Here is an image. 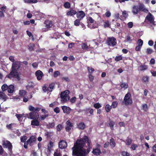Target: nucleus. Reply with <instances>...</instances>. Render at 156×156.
Masks as SVG:
<instances>
[{"label": "nucleus", "instance_id": "nucleus-1", "mask_svg": "<svg viewBox=\"0 0 156 156\" xmlns=\"http://www.w3.org/2000/svg\"><path fill=\"white\" fill-rule=\"evenodd\" d=\"M91 141L87 136L85 135L82 138L77 140L73 147L72 155L75 156H86V154L83 147H89Z\"/></svg>", "mask_w": 156, "mask_h": 156}, {"label": "nucleus", "instance_id": "nucleus-2", "mask_svg": "<svg viewBox=\"0 0 156 156\" xmlns=\"http://www.w3.org/2000/svg\"><path fill=\"white\" fill-rule=\"evenodd\" d=\"M69 91L68 90H66L61 92L60 94L61 103H66L69 100Z\"/></svg>", "mask_w": 156, "mask_h": 156}, {"label": "nucleus", "instance_id": "nucleus-3", "mask_svg": "<svg viewBox=\"0 0 156 156\" xmlns=\"http://www.w3.org/2000/svg\"><path fill=\"white\" fill-rule=\"evenodd\" d=\"M131 95L129 93H128L125 96L122 103H124L125 105H131L132 104L133 101L131 98Z\"/></svg>", "mask_w": 156, "mask_h": 156}, {"label": "nucleus", "instance_id": "nucleus-4", "mask_svg": "<svg viewBox=\"0 0 156 156\" xmlns=\"http://www.w3.org/2000/svg\"><path fill=\"white\" fill-rule=\"evenodd\" d=\"M6 77L10 79L14 78L18 79V80H20V76L18 73V71L13 69H11L10 73L7 75Z\"/></svg>", "mask_w": 156, "mask_h": 156}, {"label": "nucleus", "instance_id": "nucleus-5", "mask_svg": "<svg viewBox=\"0 0 156 156\" xmlns=\"http://www.w3.org/2000/svg\"><path fill=\"white\" fill-rule=\"evenodd\" d=\"M145 22L155 25L154 17L151 13H148L146 17L144 23Z\"/></svg>", "mask_w": 156, "mask_h": 156}, {"label": "nucleus", "instance_id": "nucleus-6", "mask_svg": "<svg viewBox=\"0 0 156 156\" xmlns=\"http://www.w3.org/2000/svg\"><path fill=\"white\" fill-rule=\"evenodd\" d=\"M101 146L100 144L97 143L96 147L94 148L92 151V153L94 155L97 156L100 155L101 154V152L100 150Z\"/></svg>", "mask_w": 156, "mask_h": 156}, {"label": "nucleus", "instance_id": "nucleus-7", "mask_svg": "<svg viewBox=\"0 0 156 156\" xmlns=\"http://www.w3.org/2000/svg\"><path fill=\"white\" fill-rule=\"evenodd\" d=\"M31 112L27 114V118L31 119H38L39 114L38 112H35L34 111H30Z\"/></svg>", "mask_w": 156, "mask_h": 156}, {"label": "nucleus", "instance_id": "nucleus-8", "mask_svg": "<svg viewBox=\"0 0 156 156\" xmlns=\"http://www.w3.org/2000/svg\"><path fill=\"white\" fill-rule=\"evenodd\" d=\"M44 24L46 28L42 29V30L43 32L48 31L49 29L52 26V21L49 20H45L44 23Z\"/></svg>", "mask_w": 156, "mask_h": 156}, {"label": "nucleus", "instance_id": "nucleus-9", "mask_svg": "<svg viewBox=\"0 0 156 156\" xmlns=\"http://www.w3.org/2000/svg\"><path fill=\"white\" fill-rule=\"evenodd\" d=\"M2 145L4 148H8L10 151H12V146L9 141L7 140L3 141Z\"/></svg>", "mask_w": 156, "mask_h": 156}, {"label": "nucleus", "instance_id": "nucleus-10", "mask_svg": "<svg viewBox=\"0 0 156 156\" xmlns=\"http://www.w3.org/2000/svg\"><path fill=\"white\" fill-rule=\"evenodd\" d=\"M107 43L109 45L114 46L117 44L116 39L115 38L113 37H108L107 41Z\"/></svg>", "mask_w": 156, "mask_h": 156}, {"label": "nucleus", "instance_id": "nucleus-11", "mask_svg": "<svg viewBox=\"0 0 156 156\" xmlns=\"http://www.w3.org/2000/svg\"><path fill=\"white\" fill-rule=\"evenodd\" d=\"M20 62L18 61H16L12 63L11 69H13L17 71L20 69Z\"/></svg>", "mask_w": 156, "mask_h": 156}, {"label": "nucleus", "instance_id": "nucleus-12", "mask_svg": "<svg viewBox=\"0 0 156 156\" xmlns=\"http://www.w3.org/2000/svg\"><path fill=\"white\" fill-rule=\"evenodd\" d=\"M76 17L78 19L82 20L86 16L85 13L83 11L78 10L76 12Z\"/></svg>", "mask_w": 156, "mask_h": 156}, {"label": "nucleus", "instance_id": "nucleus-13", "mask_svg": "<svg viewBox=\"0 0 156 156\" xmlns=\"http://www.w3.org/2000/svg\"><path fill=\"white\" fill-rule=\"evenodd\" d=\"M37 138L35 136H31L30 137L29 139L27 140V142L29 144V145L30 146H32L33 143H35L36 141Z\"/></svg>", "mask_w": 156, "mask_h": 156}, {"label": "nucleus", "instance_id": "nucleus-14", "mask_svg": "<svg viewBox=\"0 0 156 156\" xmlns=\"http://www.w3.org/2000/svg\"><path fill=\"white\" fill-rule=\"evenodd\" d=\"M67 146V142L64 140H61L58 143V147L61 149H65Z\"/></svg>", "mask_w": 156, "mask_h": 156}, {"label": "nucleus", "instance_id": "nucleus-15", "mask_svg": "<svg viewBox=\"0 0 156 156\" xmlns=\"http://www.w3.org/2000/svg\"><path fill=\"white\" fill-rule=\"evenodd\" d=\"M66 131L69 132L71 129L73 127V125L69 120L66 122Z\"/></svg>", "mask_w": 156, "mask_h": 156}, {"label": "nucleus", "instance_id": "nucleus-16", "mask_svg": "<svg viewBox=\"0 0 156 156\" xmlns=\"http://www.w3.org/2000/svg\"><path fill=\"white\" fill-rule=\"evenodd\" d=\"M35 76L37 77V79L40 80L44 76L43 72L40 70H37L35 72Z\"/></svg>", "mask_w": 156, "mask_h": 156}, {"label": "nucleus", "instance_id": "nucleus-17", "mask_svg": "<svg viewBox=\"0 0 156 156\" xmlns=\"http://www.w3.org/2000/svg\"><path fill=\"white\" fill-rule=\"evenodd\" d=\"M28 110L30 111H34L35 112H38L41 109V108L38 107L34 108L31 105H30L28 107Z\"/></svg>", "mask_w": 156, "mask_h": 156}, {"label": "nucleus", "instance_id": "nucleus-18", "mask_svg": "<svg viewBox=\"0 0 156 156\" xmlns=\"http://www.w3.org/2000/svg\"><path fill=\"white\" fill-rule=\"evenodd\" d=\"M62 108L64 113L67 114L70 113L71 111V108L69 107L66 106H63L62 107Z\"/></svg>", "mask_w": 156, "mask_h": 156}, {"label": "nucleus", "instance_id": "nucleus-19", "mask_svg": "<svg viewBox=\"0 0 156 156\" xmlns=\"http://www.w3.org/2000/svg\"><path fill=\"white\" fill-rule=\"evenodd\" d=\"M76 11L71 8L67 12L66 15L68 16H72L76 14Z\"/></svg>", "mask_w": 156, "mask_h": 156}, {"label": "nucleus", "instance_id": "nucleus-20", "mask_svg": "<svg viewBox=\"0 0 156 156\" xmlns=\"http://www.w3.org/2000/svg\"><path fill=\"white\" fill-rule=\"evenodd\" d=\"M115 124V122L110 119L109 122L107 124V126L108 127H109L112 130H113L114 129V127Z\"/></svg>", "mask_w": 156, "mask_h": 156}, {"label": "nucleus", "instance_id": "nucleus-21", "mask_svg": "<svg viewBox=\"0 0 156 156\" xmlns=\"http://www.w3.org/2000/svg\"><path fill=\"white\" fill-rule=\"evenodd\" d=\"M33 119L31 121V125L36 126H38L40 124V121L37 119Z\"/></svg>", "mask_w": 156, "mask_h": 156}, {"label": "nucleus", "instance_id": "nucleus-22", "mask_svg": "<svg viewBox=\"0 0 156 156\" xmlns=\"http://www.w3.org/2000/svg\"><path fill=\"white\" fill-rule=\"evenodd\" d=\"M139 12L138 6L134 5L132 9V12L134 14H136Z\"/></svg>", "mask_w": 156, "mask_h": 156}, {"label": "nucleus", "instance_id": "nucleus-23", "mask_svg": "<svg viewBox=\"0 0 156 156\" xmlns=\"http://www.w3.org/2000/svg\"><path fill=\"white\" fill-rule=\"evenodd\" d=\"M8 92L9 93H13L14 90V86L12 85H9L8 87Z\"/></svg>", "mask_w": 156, "mask_h": 156}, {"label": "nucleus", "instance_id": "nucleus-24", "mask_svg": "<svg viewBox=\"0 0 156 156\" xmlns=\"http://www.w3.org/2000/svg\"><path fill=\"white\" fill-rule=\"evenodd\" d=\"M109 144H110L111 147L112 148H113L115 147L116 144L115 143V140L112 137L110 140V143H109Z\"/></svg>", "mask_w": 156, "mask_h": 156}, {"label": "nucleus", "instance_id": "nucleus-25", "mask_svg": "<svg viewBox=\"0 0 156 156\" xmlns=\"http://www.w3.org/2000/svg\"><path fill=\"white\" fill-rule=\"evenodd\" d=\"M85 127V125L84 122H80L78 125V128L80 129H83Z\"/></svg>", "mask_w": 156, "mask_h": 156}, {"label": "nucleus", "instance_id": "nucleus-26", "mask_svg": "<svg viewBox=\"0 0 156 156\" xmlns=\"http://www.w3.org/2000/svg\"><path fill=\"white\" fill-rule=\"evenodd\" d=\"M124 142H125L126 145L129 146L132 143V140L131 138L128 137L125 141H124Z\"/></svg>", "mask_w": 156, "mask_h": 156}, {"label": "nucleus", "instance_id": "nucleus-27", "mask_svg": "<svg viewBox=\"0 0 156 156\" xmlns=\"http://www.w3.org/2000/svg\"><path fill=\"white\" fill-rule=\"evenodd\" d=\"M55 87V84L53 83H52L49 85V87H48V91L51 92L52 91L53 89Z\"/></svg>", "mask_w": 156, "mask_h": 156}, {"label": "nucleus", "instance_id": "nucleus-28", "mask_svg": "<svg viewBox=\"0 0 156 156\" xmlns=\"http://www.w3.org/2000/svg\"><path fill=\"white\" fill-rule=\"evenodd\" d=\"M55 126V123L54 122L52 123L49 122L48 124H47V127L48 129L50 128H52L54 127Z\"/></svg>", "mask_w": 156, "mask_h": 156}, {"label": "nucleus", "instance_id": "nucleus-29", "mask_svg": "<svg viewBox=\"0 0 156 156\" xmlns=\"http://www.w3.org/2000/svg\"><path fill=\"white\" fill-rule=\"evenodd\" d=\"M122 15L121 16V18L124 19H126L128 16V14L127 13V12L126 11H124L122 12Z\"/></svg>", "mask_w": 156, "mask_h": 156}, {"label": "nucleus", "instance_id": "nucleus-30", "mask_svg": "<svg viewBox=\"0 0 156 156\" xmlns=\"http://www.w3.org/2000/svg\"><path fill=\"white\" fill-rule=\"evenodd\" d=\"M53 133L51 132H46L44 134L45 136H46L47 138H50L52 136Z\"/></svg>", "mask_w": 156, "mask_h": 156}, {"label": "nucleus", "instance_id": "nucleus-31", "mask_svg": "<svg viewBox=\"0 0 156 156\" xmlns=\"http://www.w3.org/2000/svg\"><path fill=\"white\" fill-rule=\"evenodd\" d=\"M139 68L141 71H144L148 68L147 66L145 65H141L139 66Z\"/></svg>", "mask_w": 156, "mask_h": 156}, {"label": "nucleus", "instance_id": "nucleus-32", "mask_svg": "<svg viewBox=\"0 0 156 156\" xmlns=\"http://www.w3.org/2000/svg\"><path fill=\"white\" fill-rule=\"evenodd\" d=\"M27 92L24 90H20L19 94L22 97H23L26 95Z\"/></svg>", "mask_w": 156, "mask_h": 156}, {"label": "nucleus", "instance_id": "nucleus-33", "mask_svg": "<svg viewBox=\"0 0 156 156\" xmlns=\"http://www.w3.org/2000/svg\"><path fill=\"white\" fill-rule=\"evenodd\" d=\"M63 6L65 8L69 9L71 7V4L69 2H66L64 3Z\"/></svg>", "mask_w": 156, "mask_h": 156}, {"label": "nucleus", "instance_id": "nucleus-34", "mask_svg": "<svg viewBox=\"0 0 156 156\" xmlns=\"http://www.w3.org/2000/svg\"><path fill=\"white\" fill-rule=\"evenodd\" d=\"M35 46V45L34 44L30 43L28 46V49L30 51H33L34 50V48Z\"/></svg>", "mask_w": 156, "mask_h": 156}, {"label": "nucleus", "instance_id": "nucleus-35", "mask_svg": "<svg viewBox=\"0 0 156 156\" xmlns=\"http://www.w3.org/2000/svg\"><path fill=\"white\" fill-rule=\"evenodd\" d=\"M23 1L25 3H36L37 2V0H23Z\"/></svg>", "mask_w": 156, "mask_h": 156}, {"label": "nucleus", "instance_id": "nucleus-36", "mask_svg": "<svg viewBox=\"0 0 156 156\" xmlns=\"http://www.w3.org/2000/svg\"><path fill=\"white\" fill-rule=\"evenodd\" d=\"M86 113L87 114L88 113V112L89 113L91 114V115H93V110L92 108H88L86 109Z\"/></svg>", "mask_w": 156, "mask_h": 156}, {"label": "nucleus", "instance_id": "nucleus-37", "mask_svg": "<svg viewBox=\"0 0 156 156\" xmlns=\"http://www.w3.org/2000/svg\"><path fill=\"white\" fill-rule=\"evenodd\" d=\"M104 28H106L107 27L111 28L110 24L108 20H107L104 22Z\"/></svg>", "mask_w": 156, "mask_h": 156}, {"label": "nucleus", "instance_id": "nucleus-38", "mask_svg": "<svg viewBox=\"0 0 156 156\" xmlns=\"http://www.w3.org/2000/svg\"><path fill=\"white\" fill-rule=\"evenodd\" d=\"M142 81L144 83L148 82L149 80V77L147 76H143L142 79Z\"/></svg>", "mask_w": 156, "mask_h": 156}, {"label": "nucleus", "instance_id": "nucleus-39", "mask_svg": "<svg viewBox=\"0 0 156 156\" xmlns=\"http://www.w3.org/2000/svg\"><path fill=\"white\" fill-rule=\"evenodd\" d=\"M53 143L51 141H50L49 142V145L48 146V149L49 151H51V149L53 147Z\"/></svg>", "mask_w": 156, "mask_h": 156}, {"label": "nucleus", "instance_id": "nucleus-40", "mask_svg": "<svg viewBox=\"0 0 156 156\" xmlns=\"http://www.w3.org/2000/svg\"><path fill=\"white\" fill-rule=\"evenodd\" d=\"M105 110L107 112H110L111 109V106H110L109 104H107L105 107Z\"/></svg>", "mask_w": 156, "mask_h": 156}, {"label": "nucleus", "instance_id": "nucleus-41", "mask_svg": "<svg viewBox=\"0 0 156 156\" xmlns=\"http://www.w3.org/2000/svg\"><path fill=\"white\" fill-rule=\"evenodd\" d=\"M27 137L26 136H22L20 137V140L22 142L24 143L26 142Z\"/></svg>", "mask_w": 156, "mask_h": 156}, {"label": "nucleus", "instance_id": "nucleus-42", "mask_svg": "<svg viewBox=\"0 0 156 156\" xmlns=\"http://www.w3.org/2000/svg\"><path fill=\"white\" fill-rule=\"evenodd\" d=\"M81 20H80L78 19L75 20L74 21V25L76 26H79L80 23V21Z\"/></svg>", "mask_w": 156, "mask_h": 156}, {"label": "nucleus", "instance_id": "nucleus-43", "mask_svg": "<svg viewBox=\"0 0 156 156\" xmlns=\"http://www.w3.org/2000/svg\"><path fill=\"white\" fill-rule=\"evenodd\" d=\"M48 115H49L48 114L41 115L40 117V120H44L46 117H48Z\"/></svg>", "mask_w": 156, "mask_h": 156}, {"label": "nucleus", "instance_id": "nucleus-44", "mask_svg": "<svg viewBox=\"0 0 156 156\" xmlns=\"http://www.w3.org/2000/svg\"><path fill=\"white\" fill-rule=\"evenodd\" d=\"M15 115L19 121L22 120V119H21V118L23 117V114H16Z\"/></svg>", "mask_w": 156, "mask_h": 156}, {"label": "nucleus", "instance_id": "nucleus-45", "mask_svg": "<svg viewBox=\"0 0 156 156\" xmlns=\"http://www.w3.org/2000/svg\"><path fill=\"white\" fill-rule=\"evenodd\" d=\"M81 47L83 49L86 50L89 48L87 45L85 43H83L82 44Z\"/></svg>", "mask_w": 156, "mask_h": 156}, {"label": "nucleus", "instance_id": "nucleus-46", "mask_svg": "<svg viewBox=\"0 0 156 156\" xmlns=\"http://www.w3.org/2000/svg\"><path fill=\"white\" fill-rule=\"evenodd\" d=\"M8 86L6 84H4L2 87V89L3 91H5L7 90Z\"/></svg>", "mask_w": 156, "mask_h": 156}, {"label": "nucleus", "instance_id": "nucleus-47", "mask_svg": "<svg viewBox=\"0 0 156 156\" xmlns=\"http://www.w3.org/2000/svg\"><path fill=\"white\" fill-rule=\"evenodd\" d=\"M60 75V73L58 71H55L53 74V76L55 78L57 77L58 76Z\"/></svg>", "mask_w": 156, "mask_h": 156}, {"label": "nucleus", "instance_id": "nucleus-48", "mask_svg": "<svg viewBox=\"0 0 156 156\" xmlns=\"http://www.w3.org/2000/svg\"><path fill=\"white\" fill-rule=\"evenodd\" d=\"M122 88H127L128 87V84L127 83H122L120 85Z\"/></svg>", "mask_w": 156, "mask_h": 156}, {"label": "nucleus", "instance_id": "nucleus-49", "mask_svg": "<svg viewBox=\"0 0 156 156\" xmlns=\"http://www.w3.org/2000/svg\"><path fill=\"white\" fill-rule=\"evenodd\" d=\"M126 40L127 42L130 43L132 42V40L131 39V37L129 35H127L126 36Z\"/></svg>", "mask_w": 156, "mask_h": 156}, {"label": "nucleus", "instance_id": "nucleus-50", "mask_svg": "<svg viewBox=\"0 0 156 156\" xmlns=\"http://www.w3.org/2000/svg\"><path fill=\"white\" fill-rule=\"evenodd\" d=\"M87 69L89 73L90 74L92 73L94 71V69L92 67H87Z\"/></svg>", "mask_w": 156, "mask_h": 156}, {"label": "nucleus", "instance_id": "nucleus-51", "mask_svg": "<svg viewBox=\"0 0 156 156\" xmlns=\"http://www.w3.org/2000/svg\"><path fill=\"white\" fill-rule=\"evenodd\" d=\"M137 43L138 46L142 47L143 44V41L141 39H139L137 41Z\"/></svg>", "mask_w": 156, "mask_h": 156}, {"label": "nucleus", "instance_id": "nucleus-52", "mask_svg": "<svg viewBox=\"0 0 156 156\" xmlns=\"http://www.w3.org/2000/svg\"><path fill=\"white\" fill-rule=\"evenodd\" d=\"M94 107L97 109H99L101 107V105L99 103H96L94 105Z\"/></svg>", "mask_w": 156, "mask_h": 156}, {"label": "nucleus", "instance_id": "nucleus-53", "mask_svg": "<svg viewBox=\"0 0 156 156\" xmlns=\"http://www.w3.org/2000/svg\"><path fill=\"white\" fill-rule=\"evenodd\" d=\"M122 59V57L120 55L119 56H116L115 58V60L116 62L121 60Z\"/></svg>", "mask_w": 156, "mask_h": 156}, {"label": "nucleus", "instance_id": "nucleus-54", "mask_svg": "<svg viewBox=\"0 0 156 156\" xmlns=\"http://www.w3.org/2000/svg\"><path fill=\"white\" fill-rule=\"evenodd\" d=\"M117 102L116 101H114L112 103L111 107H112L113 108H115L117 107Z\"/></svg>", "mask_w": 156, "mask_h": 156}, {"label": "nucleus", "instance_id": "nucleus-55", "mask_svg": "<svg viewBox=\"0 0 156 156\" xmlns=\"http://www.w3.org/2000/svg\"><path fill=\"white\" fill-rule=\"evenodd\" d=\"M144 5L142 4H140L139 5L138 7V9L139 11H141L144 8Z\"/></svg>", "mask_w": 156, "mask_h": 156}, {"label": "nucleus", "instance_id": "nucleus-56", "mask_svg": "<svg viewBox=\"0 0 156 156\" xmlns=\"http://www.w3.org/2000/svg\"><path fill=\"white\" fill-rule=\"evenodd\" d=\"M13 124V123H11L9 125L7 124L6 126V127L8 129L12 130V126Z\"/></svg>", "mask_w": 156, "mask_h": 156}, {"label": "nucleus", "instance_id": "nucleus-57", "mask_svg": "<svg viewBox=\"0 0 156 156\" xmlns=\"http://www.w3.org/2000/svg\"><path fill=\"white\" fill-rule=\"evenodd\" d=\"M62 125L61 124H58L56 126V129L57 131H60L62 129Z\"/></svg>", "mask_w": 156, "mask_h": 156}, {"label": "nucleus", "instance_id": "nucleus-58", "mask_svg": "<svg viewBox=\"0 0 156 156\" xmlns=\"http://www.w3.org/2000/svg\"><path fill=\"white\" fill-rule=\"evenodd\" d=\"M122 155L123 156H129V154L127 152L122 151L121 152Z\"/></svg>", "mask_w": 156, "mask_h": 156}, {"label": "nucleus", "instance_id": "nucleus-59", "mask_svg": "<svg viewBox=\"0 0 156 156\" xmlns=\"http://www.w3.org/2000/svg\"><path fill=\"white\" fill-rule=\"evenodd\" d=\"M142 109L145 111H146L148 110V106L146 104H144L143 105Z\"/></svg>", "mask_w": 156, "mask_h": 156}, {"label": "nucleus", "instance_id": "nucleus-60", "mask_svg": "<svg viewBox=\"0 0 156 156\" xmlns=\"http://www.w3.org/2000/svg\"><path fill=\"white\" fill-rule=\"evenodd\" d=\"M138 147V146L136 144H133L131 145V148L133 150H135Z\"/></svg>", "mask_w": 156, "mask_h": 156}, {"label": "nucleus", "instance_id": "nucleus-61", "mask_svg": "<svg viewBox=\"0 0 156 156\" xmlns=\"http://www.w3.org/2000/svg\"><path fill=\"white\" fill-rule=\"evenodd\" d=\"M153 52L152 49L150 48H148L146 50V53L147 54H151Z\"/></svg>", "mask_w": 156, "mask_h": 156}, {"label": "nucleus", "instance_id": "nucleus-62", "mask_svg": "<svg viewBox=\"0 0 156 156\" xmlns=\"http://www.w3.org/2000/svg\"><path fill=\"white\" fill-rule=\"evenodd\" d=\"M89 79L91 82L93 81L94 80V77L91 74H89L88 75Z\"/></svg>", "mask_w": 156, "mask_h": 156}, {"label": "nucleus", "instance_id": "nucleus-63", "mask_svg": "<svg viewBox=\"0 0 156 156\" xmlns=\"http://www.w3.org/2000/svg\"><path fill=\"white\" fill-rule=\"evenodd\" d=\"M76 98L75 97H73L70 100V102L72 103H74L76 101Z\"/></svg>", "mask_w": 156, "mask_h": 156}, {"label": "nucleus", "instance_id": "nucleus-64", "mask_svg": "<svg viewBox=\"0 0 156 156\" xmlns=\"http://www.w3.org/2000/svg\"><path fill=\"white\" fill-rule=\"evenodd\" d=\"M54 111L56 113H58L60 112L59 108L58 107L55 108L54 109Z\"/></svg>", "mask_w": 156, "mask_h": 156}]
</instances>
